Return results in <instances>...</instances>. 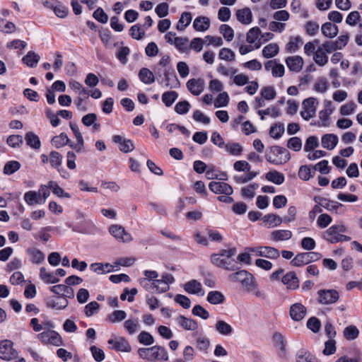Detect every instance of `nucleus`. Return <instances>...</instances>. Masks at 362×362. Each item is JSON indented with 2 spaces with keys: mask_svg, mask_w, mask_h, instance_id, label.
I'll use <instances>...</instances> for the list:
<instances>
[{
  "mask_svg": "<svg viewBox=\"0 0 362 362\" xmlns=\"http://www.w3.org/2000/svg\"><path fill=\"white\" fill-rule=\"evenodd\" d=\"M27 253L33 264H40L45 261V254L37 248H29L27 250Z\"/></svg>",
  "mask_w": 362,
  "mask_h": 362,
  "instance_id": "obj_29",
  "label": "nucleus"
},
{
  "mask_svg": "<svg viewBox=\"0 0 362 362\" xmlns=\"http://www.w3.org/2000/svg\"><path fill=\"white\" fill-rule=\"evenodd\" d=\"M164 78L160 82L165 87L170 88H176L180 86V81L175 74L173 69H166L164 71Z\"/></svg>",
  "mask_w": 362,
  "mask_h": 362,
  "instance_id": "obj_12",
  "label": "nucleus"
},
{
  "mask_svg": "<svg viewBox=\"0 0 362 362\" xmlns=\"http://www.w3.org/2000/svg\"><path fill=\"white\" fill-rule=\"evenodd\" d=\"M40 278L46 284H56L59 279L52 272H49L45 267L40 269Z\"/></svg>",
  "mask_w": 362,
  "mask_h": 362,
  "instance_id": "obj_34",
  "label": "nucleus"
},
{
  "mask_svg": "<svg viewBox=\"0 0 362 362\" xmlns=\"http://www.w3.org/2000/svg\"><path fill=\"white\" fill-rule=\"evenodd\" d=\"M209 187L215 194L230 195L233 192L231 186L226 182L212 181L209 183Z\"/></svg>",
  "mask_w": 362,
  "mask_h": 362,
  "instance_id": "obj_16",
  "label": "nucleus"
},
{
  "mask_svg": "<svg viewBox=\"0 0 362 362\" xmlns=\"http://www.w3.org/2000/svg\"><path fill=\"white\" fill-rule=\"evenodd\" d=\"M127 317L125 311L117 310L113 311L107 316V320L112 323L119 322L124 320Z\"/></svg>",
  "mask_w": 362,
  "mask_h": 362,
  "instance_id": "obj_54",
  "label": "nucleus"
},
{
  "mask_svg": "<svg viewBox=\"0 0 362 362\" xmlns=\"http://www.w3.org/2000/svg\"><path fill=\"white\" fill-rule=\"evenodd\" d=\"M219 31L227 41H231L233 39L234 31L230 25L226 24L221 25L219 28Z\"/></svg>",
  "mask_w": 362,
  "mask_h": 362,
  "instance_id": "obj_62",
  "label": "nucleus"
},
{
  "mask_svg": "<svg viewBox=\"0 0 362 362\" xmlns=\"http://www.w3.org/2000/svg\"><path fill=\"white\" fill-rule=\"evenodd\" d=\"M108 344L112 345V349L117 351L129 352L131 346L124 337H119L117 339H110Z\"/></svg>",
  "mask_w": 362,
  "mask_h": 362,
  "instance_id": "obj_19",
  "label": "nucleus"
},
{
  "mask_svg": "<svg viewBox=\"0 0 362 362\" xmlns=\"http://www.w3.org/2000/svg\"><path fill=\"white\" fill-rule=\"evenodd\" d=\"M173 45L182 53L187 52L189 50L188 39L187 37H177Z\"/></svg>",
  "mask_w": 362,
  "mask_h": 362,
  "instance_id": "obj_59",
  "label": "nucleus"
},
{
  "mask_svg": "<svg viewBox=\"0 0 362 362\" xmlns=\"http://www.w3.org/2000/svg\"><path fill=\"white\" fill-rule=\"evenodd\" d=\"M52 145L56 148H61L69 142V138L65 133H61L58 136H55L52 139Z\"/></svg>",
  "mask_w": 362,
  "mask_h": 362,
  "instance_id": "obj_53",
  "label": "nucleus"
},
{
  "mask_svg": "<svg viewBox=\"0 0 362 362\" xmlns=\"http://www.w3.org/2000/svg\"><path fill=\"white\" fill-rule=\"evenodd\" d=\"M346 230L344 224L333 225L324 232L322 238L332 244L349 241L351 238L343 234Z\"/></svg>",
  "mask_w": 362,
  "mask_h": 362,
  "instance_id": "obj_4",
  "label": "nucleus"
},
{
  "mask_svg": "<svg viewBox=\"0 0 362 362\" xmlns=\"http://www.w3.org/2000/svg\"><path fill=\"white\" fill-rule=\"evenodd\" d=\"M285 63L291 71L298 73L303 66V59L298 55L288 57L285 59Z\"/></svg>",
  "mask_w": 362,
  "mask_h": 362,
  "instance_id": "obj_15",
  "label": "nucleus"
},
{
  "mask_svg": "<svg viewBox=\"0 0 362 362\" xmlns=\"http://www.w3.org/2000/svg\"><path fill=\"white\" fill-rule=\"evenodd\" d=\"M314 201L317 204H319L320 206L329 210L334 211L337 210L339 207L342 206V204L337 202L331 201L325 198L320 197H315Z\"/></svg>",
  "mask_w": 362,
  "mask_h": 362,
  "instance_id": "obj_26",
  "label": "nucleus"
},
{
  "mask_svg": "<svg viewBox=\"0 0 362 362\" xmlns=\"http://www.w3.org/2000/svg\"><path fill=\"white\" fill-rule=\"evenodd\" d=\"M320 252H300L295 256L291 261V264L294 267H302L309 263L316 262L322 258Z\"/></svg>",
  "mask_w": 362,
  "mask_h": 362,
  "instance_id": "obj_5",
  "label": "nucleus"
},
{
  "mask_svg": "<svg viewBox=\"0 0 362 362\" xmlns=\"http://www.w3.org/2000/svg\"><path fill=\"white\" fill-rule=\"evenodd\" d=\"M258 115H260L261 119H264V115H269L273 118H276L280 116V111L276 107H268L266 110H258Z\"/></svg>",
  "mask_w": 362,
  "mask_h": 362,
  "instance_id": "obj_57",
  "label": "nucleus"
},
{
  "mask_svg": "<svg viewBox=\"0 0 362 362\" xmlns=\"http://www.w3.org/2000/svg\"><path fill=\"white\" fill-rule=\"evenodd\" d=\"M22 61L28 66L33 68L40 61V56L33 51L28 52L22 59Z\"/></svg>",
  "mask_w": 362,
  "mask_h": 362,
  "instance_id": "obj_41",
  "label": "nucleus"
},
{
  "mask_svg": "<svg viewBox=\"0 0 362 362\" xmlns=\"http://www.w3.org/2000/svg\"><path fill=\"white\" fill-rule=\"evenodd\" d=\"M259 28L257 27H254L249 30L246 36L247 42L253 45L256 49H259L262 45L260 39L259 38Z\"/></svg>",
  "mask_w": 362,
  "mask_h": 362,
  "instance_id": "obj_24",
  "label": "nucleus"
},
{
  "mask_svg": "<svg viewBox=\"0 0 362 362\" xmlns=\"http://www.w3.org/2000/svg\"><path fill=\"white\" fill-rule=\"evenodd\" d=\"M124 327L127 332L132 335L137 332L140 328L139 320L136 317H130L124 322Z\"/></svg>",
  "mask_w": 362,
  "mask_h": 362,
  "instance_id": "obj_30",
  "label": "nucleus"
},
{
  "mask_svg": "<svg viewBox=\"0 0 362 362\" xmlns=\"http://www.w3.org/2000/svg\"><path fill=\"white\" fill-rule=\"evenodd\" d=\"M329 85L327 80L321 77L317 79L313 86V90L317 93H325L329 89Z\"/></svg>",
  "mask_w": 362,
  "mask_h": 362,
  "instance_id": "obj_49",
  "label": "nucleus"
},
{
  "mask_svg": "<svg viewBox=\"0 0 362 362\" xmlns=\"http://www.w3.org/2000/svg\"><path fill=\"white\" fill-rule=\"evenodd\" d=\"M0 358L10 361L17 358V352L13 348V342L10 340H3L0 343Z\"/></svg>",
  "mask_w": 362,
  "mask_h": 362,
  "instance_id": "obj_10",
  "label": "nucleus"
},
{
  "mask_svg": "<svg viewBox=\"0 0 362 362\" xmlns=\"http://www.w3.org/2000/svg\"><path fill=\"white\" fill-rule=\"evenodd\" d=\"M192 18V15L189 12L182 13L176 26L177 30L180 31L184 30L190 24Z\"/></svg>",
  "mask_w": 362,
  "mask_h": 362,
  "instance_id": "obj_46",
  "label": "nucleus"
},
{
  "mask_svg": "<svg viewBox=\"0 0 362 362\" xmlns=\"http://www.w3.org/2000/svg\"><path fill=\"white\" fill-rule=\"evenodd\" d=\"M279 52V45L276 43L272 42L264 47L262 54L264 58L269 59L276 56Z\"/></svg>",
  "mask_w": 362,
  "mask_h": 362,
  "instance_id": "obj_32",
  "label": "nucleus"
},
{
  "mask_svg": "<svg viewBox=\"0 0 362 362\" xmlns=\"http://www.w3.org/2000/svg\"><path fill=\"white\" fill-rule=\"evenodd\" d=\"M317 105L318 102L317 99L313 97L305 99L302 103L303 110L300 112L301 117L306 121L315 117Z\"/></svg>",
  "mask_w": 362,
  "mask_h": 362,
  "instance_id": "obj_7",
  "label": "nucleus"
},
{
  "mask_svg": "<svg viewBox=\"0 0 362 362\" xmlns=\"http://www.w3.org/2000/svg\"><path fill=\"white\" fill-rule=\"evenodd\" d=\"M271 237L274 241L287 240L291 238L292 233L288 230H276L271 233Z\"/></svg>",
  "mask_w": 362,
  "mask_h": 362,
  "instance_id": "obj_36",
  "label": "nucleus"
},
{
  "mask_svg": "<svg viewBox=\"0 0 362 362\" xmlns=\"http://www.w3.org/2000/svg\"><path fill=\"white\" fill-rule=\"evenodd\" d=\"M266 179L276 185H281L284 182L285 177L283 173L276 170L269 171L266 174Z\"/></svg>",
  "mask_w": 362,
  "mask_h": 362,
  "instance_id": "obj_45",
  "label": "nucleus"
},
{
  "mask_svg": "<svg viewBox=\"0 0 362 362\" xmlns=\"http://www.w3.org/2000/svg\"><path fill=\"white\" fill-rule=\"evenodd\" d=\"M206 300L211 304L218 305L225 301V296L220 291H212L209 292Z\"/></svg>",
  "mask_w": 362,
  "mask_h": 362,
  "instance_id": "obj_40",
  "label": "nucleus"
},
{
  "mask_svg": "<svg viewBox=\"0 0 362 362\" xmlns=\"http://www.w3.org/2000/svg\"><path fill=\"white\" fill-rule=\"evenodd\" d=\"M334 108L330 100L325 101V108L319 112L318 126L327 127L330 124V115L333 113Z\"/></svg>",
  "mask_w": 362,
  "mask_h": 362,
  "instance_id": "obj_11",
  "label": "nucleus"
},
{
  "mask_svg": "<svg viewBox=\"0 0 362 362\" xmlns=\"http://www.w3.org/2000/svg\"><path fill=\"white\" fill-rule=\"evenodd\" d=\"M24 200L30 206L45 204V200H42L38 192L35 191H28L25 192L24 194Z\"/></svg>",
  "mask_w": 362,
  "mask_h": 362,
  "instance_id": "obj_28",
  "label": "nucleus"
},
{
  "mask_svg": "<svg viewBox=\"0 0 362 362\" xmlns=\"http://www.w3.org/2000/svg\"><path fill=\"white\" fill-rule=\"evenodd\" d=\"M307 309L300 303H296L291 305L289 314L291 319L294 321L298 322L302 320L306 315Z\"/></svg>",
  "mask_w": 362,
  "mask_h": 362,
  "instance_id": "obj_13",
  "label": "nucleus"
},
{
  "mask_svg": "<svg viewBox=\"0 0 362 362\" xmlns=\"http://www.w3.org/2000/svg\"><path fill=\"white\" fill-rule=\"evenodd\" d=\"M296 362H317L316 358L305 349L299 350L296 355Z\"/></svg>",
  "mask_w": 362,
  "mask_h": 362,
  "instance_id": "obj_39",
  "label": "nucleus"
},
{
  "mask_svg": "<svg viewBox=\"0 0 362 362\" xmlns=\"http://www.w3.org/2000/svg\"><path fill=\"white\" fill-rule=\"evenodd\" d=\"M237 20L243 25H250L252 21V13L250 8L238 9L235 12Z\"/></svg>",
  "mask_w": 362,
  "mask_h": 362,
  "instance_id": "obj_20",
  "label": "nucleus"
},
{
  "mask_svg": "<svg viewBox=\"0 0 362 362\" xmlns=\"http://www.w3.org/2000/svg\"><path fill=\"white\" fill-rule=\"evenodd\" d=\"M25 140L26 142V144L29 146L30 147L33 148V149H39L41 146L40 138L37 135L34 134L32 132H28L25 134Z\"/></svg>",
  "mask_w": 362,
  "mask_h": 362,
  "instance_id": "obj_37",
  "label": "nucleus"
},
{
  "mask_svg": "<svg viewBox=\"0 0 362 362\" xmlns=\"http://www.w3.org/2000/svg\"><path fill=\"white\" fill-rule=\"evenodd\" d=\"M178 93L174 90L166 91L162 95V101L166 107H170L177 99Z\"/></svg>",
  "mask_w": 362,
  "mask_h": 362,
  "instance_id": "obj_50",
  "label": "nucleus"
},
{
  "mask_svg": "<svg viewBox=\"0 0 362 362\" xmlns=\"http://www.w3.org/2000/svg\"><path fill=\"white\" fill-rule=\"evenodd\" d=\"M138 354L142 359L151 362L168 361V354L166 349L159 345L150 348H139Z\"/></svg>",
  "mask_w": 362,
  "mask_h": 362,
  "instance_id": "obj_2",
  "label": "nucleus"
},
{
  "mask_svg": "<svg viewBox=\"0 0 362 362\" xmlns=\"http://www.w3.org/2000/svg\"><path fill=\"white\" fill-rule=\"evenodd\" d=\"M45 304L49 308L63 310L68 306L69 302L67 299L58 296L56 298H47L45 300Z\"/></svg>",
  "mask_w": 362,
  "mask_h": 362,
  "instance_id": "obj_18",
  "label": "nucleus"
},
{
  "mask_svg": "<svg viewBox=\"0 0 362 362\" xmlns=\"http://www.w3.org/2000/svg\"><path fill=\"white\" fill-rule=\"evenodd\" d=\"M262 219L264 222L267 223L269 224V227L278 226L281 225V223L284 221V218L274 214H267L263 217Z\"/></svg>",
  "mask_w": 362,
  "mask_h": 362,
  "instance_id": "obj_51",
  "label": "nucleus"
},
{
  "mask_svg": "<svg viewBox=\"0 0 362 362\" xmlns=\"http://www.w3.org/2000/svg\"><path fill=\"white\" fill-rule=\"evenodd\" d=\"M110 233L119 242L129 243L133 238L130 233L127 232L120 225L113 224L109 228Z\"/></svg>",
  "mask_w": 362,
  "mask_h": 362,
  "instance_id": "obj_9",
  "label": "nucleus"
},
{
  "mask_svg": "<svg viewBox=\"0 0 362 362\" xmlns=\"http://www.w3.org/2000/svg\"><path fill=\"white\" fill-rule=\"evenodd\" d=\"M322 33L324 36L333 38L338 34V27L331 23H325L321 28Z\"/></svg>",
  "mask_w": 362,
  "mask_h": 362,
  "instance_id": "obj_33",
  "label": "nucleus"
},
{
  "mask_svg": "<svg viewBox=\"0 0 362 362\" xmlns=\"http://www.w3.org/2000/svg\"><path fill=\"white\" fill-rule=\"evenodd\" d=\"M313 60L317 65L324 66L328 62L327 54L320 47H318L313 54Z\"/></svg>",
  "mask_w": 362,
  "mask_h": 362,
  "instance_id": "obj_35",
  "label": "nucleus"
},
{
  "mask_svg": "<svg viewBox=\"0 0 362 362\" xmlns=\"http://www.w3.org/2000/svg\"><path fill=\"white\" fill-rule=\"evenodd\" d=\"M192 118L195 122L205 125L209 124L211 122L210 118L199 110L194 111Z\"/></svg>",
  "mask_w": 362,
  "mask_h": 362,
  "instance_id": "obj_64",
  "label": "nucleus"
},
{
  "mask_svg": "<svg viewBox=\"0 0 362 362\" xmlns=\"http://www.w3.org/2000/svg\"><path fill=\"white\" fill-rule=\"evenodd\" d=\"M175 320L180 327L186 330L194 331L198 328V324L195 320L183 315H179Z\"/></svg>",
  "mask_w": 362,
  "mask_h": 362,
  "instance_id": "obj_25",
  "label": "nucleus"
},
{
  "mask_svg": "<svg viewBox=\"0 0 362 362\" xmlns=\"http://www.w3.org/2000/svg\"><path fill=\"white\" fill-rule=\"evenodd\" d=\"M210 27V20L206 16H199L193 22V28L199 32H204Z\"/></svg>",
  "mask_w": 362,
  "mask_h": 362,
  "instance_id": "obj_27",
  "label": "nucleus"
},
{
  "mask_svg": "<svg viewBox=\"0 0 362 362\" xmlns=\"http://www.w3.org/2000/svg\"><path fill=\"white\" fill-rule=\"evenodd\" d=\"M262 252L260 257H266L272 259H276L279 257V251L270 246H262Z\"/></svg>",
  "mask_w": 362,
  "mask_h": 362,
  "instance_id": "obj_42",
  "label": "nucleus"
},
{
  "mask_svg": "<svg viewBox=\"0 0 362 362\" xmlns=\"http://www.w3.org/2000/svg\"><path fill=\"white\" fill-rule=\"evenodd\" d=\"M21 168V163L16 160H10L7 162L4 168V173L6 175H12L18 170Z\"/></svg>",
  "mask_w": 362,
  "mask_h": 362,
  "instance_id": "obj_56",
  "label": "nucleus"
},
{
  "mask_svg": "<svg viewBox=\"0 0 362 362\" xmlns=\"http://www.w3.org/2000/svg\"><path fill=\"white\" fill-rule=\"evenodd\" d=\"M228 279L230 282L241 284L243 287L249 291H255L257 287L253 275L244 269L230 274Z\"/></svg>",
  "mask_w": 362,
  "mask_h": 362,
  "instance_id": "obj_3",
  "label": "nucleus"
},
{
  "mask_svg": "<svg viewBox=\"0 0 362 362\" xmlns=\"http://www.w3.org/2000/svg\"><path fill=\"white\" fill-rule=\"evenodd\" d=\"M16 30V25L14 23L10 21H7L5 19H0V31L4 33H12Z\"/></svg>",
  "mask_w": 362,
  "mask_h": 362,
  "instance_id": "obj_61",
  "label": "nucleus"
},
{
  "mask_svg": "<svg viewBox=\"0 0 362 362\" xmlns=\"http://www.w3.org/2000/svg\"><path fill=\"white\" fill-rule=\"evenodd\" d=\"M356 108V103L353 101H349L341 106L339 112L340 114L343 116L350 115L354 112Z\"/></svg>",
  "mask_w": 362,
  "mask_h": 362,
  "instance_id": "obj_63",
  "label": "nucleus"
},
{
  "mask_svg": "<svg viewBox=\"0 0 362 362\" xmlns=\"http://www.w3.org/2000/svg\"><path fill=\"white\" fill-rule=\"evenodd\" d=\"M185 291L189 294L204 295L202 286L200 282L195 279L186 282L184 285Z\"/></svg>",
  "mask_w": 362,
  "mask_h": 362,
  "instance_id": "obj_23",
  "label": "nucleus"
},
{
  "mask_svg": "<svg viewBox=\"0 0 362 362\" xmlns=\"http://www.w3.org/2000/svg\"><path fill=\"white\" fill-rule=\"evenodd\" d=\"M112 141L117 145L119 149L124 153L130 152L134 148V144L131 140L127 139L120 135L113 136Z\"/></svg>",
  "mask_w": 362,
  "mask_h": 362,
  "instance_id": "obj_17",
  "label": "nucleus"
},
{
  "mask_svg": "<svg viewBox=\"0 0 362 362\" xmlns=\"http://www.w3.org/2000/svg\"><path fill=\"white\" fill-rule=\"evenodd\" d=\"M359 331L354 325L346 327L344 330V337L348 340H354L358 337Z\"/></svg>",
  "mask_w": 362,
  "mask_h": 362,
  "instance_id": "obj_60",
  "label": "nucleus"
},
{
  "mask_svg": "<svg viewBox=\"0 0 362 362\" xmlns=\"http://www.w3.org/2000/svg\"><path fill=\"white\" fill-rule=\"evenodd\" d=\"M305 31L309 36H314L318 33L320 30V25L317 22L308 21L305 25Z\"/></svg>",
  "mask_w": 362,
  "mask_h": 362,
  "instance_id": "obj_58",
  "label": "nucleus"
},
{
  "mask_svg": "<svg viewBox=\"0 0 362 362\" xmlns=\"http://www.w3.org/2000/svg\"><path fill=\"white\" fill-rule=\"evenodd\" d=\"M211 341L209 338L206 337H199L196 340V347L197 349L204 352V354L208 353V349L210 347Z\"/></svg>",
  "mask_w": 362,
  "mask_h": 362,
  "instance_id": "obj_48",
  "label": "nucleus"
},
{
  "mask_svg": "<svg viewBox=\"0 0 362 362\" xmlns=\"http://www.w3.org/2000/svg\"><path fill=\"white\" fill-rule=\"evenodd\" d=\"M302 43L303 40L300 36L291 37L286 45V49L289 53H295L298 50Z\"/></svg>",
  "mask_w": 362,
  "mask_h": 362,
  "instance_id": "obj_43",
  "label": "nucleus"
},
{
  "mask_svg": "<svg viewBox=\"0 0 362 362\" xmlns=\"http://www.w3.org/2000/svg\"><path fill=\"white\" fill-rule=\"evenodd\" d=\"M319 146L318 138L315 136H309L305 143L304 151L305 152L313 151Z\"/></svg>",
  "mask_w": 362,
  "mask_h": 362,
  "instance_id": "obj_55",
  "label": "nucleus"
},
{
  "mask_svg": "<svg viewBox=\"0 0 362 362\" xmlns=\"http://www.w3.org/2000/svg\"><path fill=\"white\" fill-rule=\"evenodd\" d=\"M139 78L145 84H151L155 81L153 74L147 68L140 69Z\"/></svg>",
  "mask_w": 362,
  "mask_h": 362,
  "instance_id": "obj_44",
  "label": "nucleus"
},
{
  "mask_svg": "<svg viewBox=\"0 0 362 362\" xmlns=\"http://www.w3.org/2000/svg\"><path fill=\"white\" fill-rule=\"evenodd\" d=\"M317 294V302L323 305L334 304L339 299V293L335 289H320Z\"/></svg>",
  "mask_w": 362,
  "mask_h": 362,
  "instance_id": "obj_6",
  "label": "nucleus"
},
{
  "mask_svg": "<svg viewBox=\"0 0 362 362\" xmlns=\"http://www.w3.org/2000/svg\"><path fill=\"white\" fill-rule=\"evenodd\" d=\"M315 174V169L313 165H302L298 170L300 179L307 181Z\"/></svg>",
  "mask_w": 362,
  "mask_h": 362,
  "instance_id": "obj_38",
  "label": "nucleus"
},
{
  "mask_svg": "<svg viewBox=\"0 0 362 362\" xmlns=\"http://www.w3.org/2000/svg\"><path fill=\"white\" fill-rule=\"evenodd\" d=\"M223 148L233 156H240L241 152L243 151L241 146L238 143L235 142H228L225 144Z\"/></svg>",
  "mask_w": 362,
  "mask_h": 362,
  "instance_id": "obj_47",
  "label": "nucleus"
},
{
  "mask_svg": "<svg viewBox=\"0 0 362 362\" xmlns=\"http://www.w3.org/2000/svg\"><path fill=\"white\" fill-rule=\"evenodd\" d=\"M230 98L227 92L220 93L214 101L216 108L226 107L229 103Z\"/></svg>",
  "mask_w": 362,
  "mask_h": 362,
  "instance_id": "obj_52",
  "label": "nucleus"
},
{
  "mask_svg": "<svg viewBox=\"0 0 362 362\" xmlns=\"http://www.w3.org/2000/svg\"><path fill=\"white\" fill-rule=\"evenodd\" d=\"M339 141L338 136L334 134H326L321 138V144L324 148L333 150Z\"/></svg>",
  "mask_w": 362,
  "mask_h": 362,
  "instance_id": "obj_22",
  "label": "nucleus"
},
{
  "mask_svg": "<svg viewBox=\"0 0 362 362\" xmlns=\"http://www.w3.org/2000/svg\"><path fill=\"white\" fill-rule=\"evenodd\" d=\"M235 248L222 250L218 254L211 255V261L218 267L228 271H235L238 269L237 262L232 259V257L235 255Z\"/></svg>",
  "mask_w": 362,
  "mask_h": 362,
  "instance_id": "obj_1",
  "label": "nucleus"
},
{
  "mask_svg": "<svg viewBox=\"0 0 362 362\" xmlns=\"http://www.w3.org/2000/svg\"><path fill=\"white\" fill-rule=\"evenodd\" d=\"M287 288L295 290L299 287V280L294 272H289L286 274L281 280Z\"/></svg>",
  "mask_w": 362,
  "mask_h": 362,
  "instance_id": "obj_21",
  "label": "nucleus"
},
{
  "mask_svg": "<svg viewBox=\"0 0 362 362\" xmlns=\"http://www.w3.org/2000/svg\"><path fill=\"white\" fill-rule=\"evenodd\" d=\"M188 90L194 95H199L204 90L205 83L202 78H192L186 83Z\"/></svg>",
  "mask_w": 362,
  "mask_h": 362,
  "instance_id": "obj_14",
  "label": "nucleus"
},
{
  "mask_svg": "<svg viewBox=\"0 0 362 362\" xmlns=\"http://www.w3.org/2000/svg\"><path fill=\"white\" fill-rule=\"evenodd\" d=\"M37 338L45 344H52L56 346L63 345V341L61 336L55 331L48 329L37 335Z\"/></svg>",
  "mask_w": 362,
  "mask_h": 362,
  "instance_id": "obj_8",
  "label": "nucleus"
},
{
  "mask_svg": "<svg viewBox=\"0 0 362 362\" xmlns=\"http://www.w3.org/2000/svg\"><path fill=\"white\" fill-rule=\"evenodd\" d=\"M216 331L223 336H229L233 332V327L226 322L223 320H218L215 324Z\"/></svg>",
  "mask_w": 362,
  "mask_h": 362,
  "instance_id": "obj_31",
  "label": "nucleus"
}]
</instances>
